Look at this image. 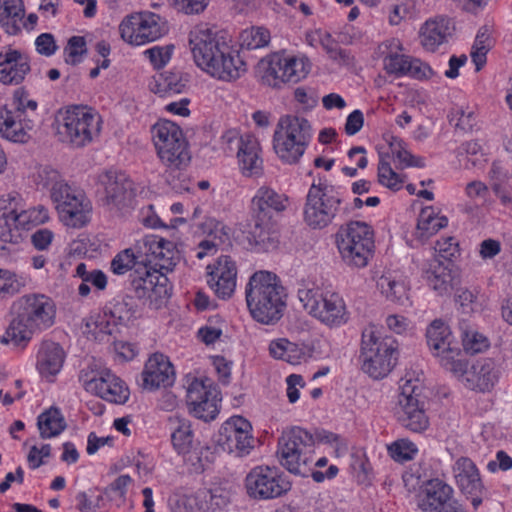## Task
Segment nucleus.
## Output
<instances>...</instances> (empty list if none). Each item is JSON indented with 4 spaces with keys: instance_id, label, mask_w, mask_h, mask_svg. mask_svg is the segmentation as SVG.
I'll return each instance as SVG.
<instances>
[{
    "instance_id": "nucleus-1",
    "label": "nucleus",
    "mask_w": 512,
    "mask_h": 512,
    "mask_svg": "<svg viewBox=\"0 0 512 512\" xmlns=\"http://www.w3.org/2000/svg\"><path fill=\"white\" fill-rule=\"evenodd\" d=\"M189 46L195 64L217 80L231 82L246 71L237 46L207 24H199L190 31Z\"/></svg>"
},
{
    "instance_id": "nucleus-2",
    "label": "nucleus",
    "mask_w": 512,
    "mask_h": 512,
    "mask_svg": "<svg viewBox=\"0 0 512 512\" xmlns=\"http://www.w3.org/2000/svg\"><path fill=\"white\" fill-rule=\"evenodd\" d=\"M277 456L288 472L302 477L311 476L317 483L331 480L339 472L336 465H330L325 472L313 470L315 439L311 432L299 426L283 431L278 440Z\"/></svg>"
},
{
    "instance_id": "nucleus-3",
    "label": "nucleus",
    "mask_w": 512,
    "mask_h": 512,
    "mask_svg": "<svg viewBox=\"0 0 512 512\" xmlns=\"http://www.w3.org/2000/svg\"><path fill=\"white\" fill-rule=\"evenodd\" d=\"M246 302L252 318L262 324H275L286 308V293L276 274L255 272L245 289Z\"/></svg>"
},
{
    "instance_id": "nucleus-4",
    "label": "nucleus",
    "mask_w": 512,
    "mask_h": 512,
    "mask_svg": "<svg viewBox=\"0 0 512 512\" xmlns=\"http://www.w3.org/2000/svg\"><path fill=\"white\" fill-rule=\"evenodd\" d=\"M297 295L304 310L329 328L341 327L350 319L343 296L330 286L304 284Z\"/></svg>"
},
{
    "instance_id": "nucleus-5",
    "label": "nucleus",
    "mask_w": 512,
    "mask_h": 512,
    "mask_svg": "<svg viewBox=\"0 0 512 512\" xmlns=\"http://www.w3.org/2000/svg\"><path fill=\"white\" fill-rule=\"evenodd\" d=\"M289 204L288 197L278 193L273 188L261 186L251 199V215L254 226L249 232L250 243L260 249H268L274 243L273 218L286 210Z\"/></svg>"
},
{
    "instance_id": "nucleus-6",
    "label": "nucleus",
    "mask_w": 512,
    "mask_h": 512,
    "mask_svg": "<svg viewBox=\"0 0 512 512\" xmlns=\"http://www.w3.org/2000/svg\"><path fill=\"white\" fill-rule=\"evenodd\" d=\"M399 357L398 342L390 336H381L374 327L362 332L360 359L364 373L373 379L385 378L396 366Z\"/></svg>"
},
{
    "instance_id": "nucleus-7",
    "label": "nucleus",
    "mask_w": 512,
    "mask_h": 512,
    "mask_svg": "<svg viewBox=\"0 0 512 512\" xmlns=\"http://www.w3.org/2000/svg\"><path fill=\"white\" fill-rule=\"evenodd\" d=\"M347 212L343 194L326 181L313 182L306 195L303 207V221L313 230L328 227Z\"/></svg>"
},
{
    "instance_id": "nucleus-8",
    "label": "nucleus",
    "mask_w": 512,
    "mask_h": 512,
    "mask_svg": "<svg viewBox=\"0 0 512 512\" xmlns=\"http://www.w3.org/2000/svg\"><path fill=\"white\" fill-rule=\"evenodd\" d=\"M335 245L345 265L365 268L375 252L374 230L363 221H350L336 232Z\"/></svg>"
},
{
    "instance_id": "nucleus-9",
    "label": "nucleus",
    "mask_w": 512,
    "mask_h": 512,
    "mask_svg": "<svg viewBox=\"0 0 512 512\" xmlns=\"http://www.w3.org/2000/svg\"><path fill=\"white\" fill-rule=\"evenodd\" d=\"M152 142L160 162L170 170H182L191 160L190 145L182 128L159 119L151 127Z\"/></svg>"
},
{
    "instance_id": "nucleus-10",
    "label": "nucleus",
    "mask_w": 512,
    "mask_h": 512,
    "mask_svg": "<svg viewBox=\"0 0 512 512\" xmlns=\"http://www.w3.org/2000/svg\"><path fill=\"white\" fill-rule=\"evenodd\" d=\"M313 137L310 122L299 116L281 117L273 135V149L279 159L296 164L307 150Z\"/></svg>"
},
{
    "instance_id": "nucleus-11",
    "label": "nucleus",
    "mask_w": 512,
    "mask_h": 512,
    "mask_svg": "<svg viewBox=\"0 0 512 512\" xmlns=\"http://www.w3.org/2000/svg\"><path fill=\"white\" fill-rule=\"evenodd\" d=\"M422 379L409 373L401 379L397 397L396 416L406 429L422 433L429 427V418L425 410Z\"/></svg>"
},
{
    "instance_id": "nucleus-12",
    "label": "nucleus",
    "mask_w": 512,
    "mask_h": 512,
    "mask_svg": "<svg viewBox=\"0 0 512 512\" xmlns=\"http://www.w3.org/2000/svg\"><path fill=\"white\" fill-rule=\"evenodd\" d=\"M79 380L86 392L108 403L124 405L130 398L127 383L106 366H89L81 371Z\"/></svg>"
},
{
    "instance_id": "nucleus-13",
    "label": "nucleus",
    "mask_w": 512,
    "mask_h": 512,
    "mask_svg": "<svg viewBox=\"0 0 512 512\" xmlns=\"http://www.w3.org/2000/svg\"><path fill=\"white\" fill-rule=\"evenodd\" d=\"M311 68L312 63L306 55L276 52L267 57L261 79L269 87L281 88L284 84H296L305 79Z\"/></svg>"
},
{
    "instance_id": "nucleus-14",
    "label": "nucleus",
    "mask_w": 512,
    "mask_h": 512,
    "mask_svg": "<svg viewBox=\"0 0 512 512\" xmlns=\"http://www.w3.org/2000/svg\"><path fill=\"white\" fill-rule=\"evenodd\" d=\"M427 344L440 365L456 376H463L468 369V361L461 349L453 345L450 327L441 319L431 322L426 330Z\"/></svg>"
},
{
    "instance_id": "nucleus-15",
    "label": "nucleus",
    "mask_w": 512,
    "mask_h": 512,
    "mask_svg": "<svg viewBox=\"0 0 512 512\" xmlns=\"http://www.w3.org/2000/svg\"><path fill=\"white\" fill-rule=\"evenodd\" d=\"M130 283L137 298L152 309L163 307L172 295V285L165 272L150 267L148 263L138 266L130 274Z\"/></svg>"
},
{
    "instance_id": "nucleus-16",
    "label": "nucleus",
    "mask_w": 512,
    "mask_h": 512,
    "mask_svg": "<svg viewBox=\"0 0 512 512\" xmlns=\"http://www.w3.org/2000/svg\"><path fill=\"white\" fill-rule=\"evenodd\" d=\"M167 32L166 22L151 11L133 12L119 24L121 39L131 46H143L154 42Z\"/></svg>"
},
{
    "instance_id": "nucleus-17",
    "label": "nucleus",
    "mask_w": 512,
    "mask_h": 512,
    "mask_svg": "<svg viewBox=\"0 0 512 512\" xmlns=\"http://www.w3.org/2000/svg\"><path fill=\"white\" fill-rule=\"evenodd\" d=\"M245 488L253 499L270 500L285 495L291 489V482L279 468L259 465L246 475Z\"/></svg>"
},
{
    "instance_id": "nucleus-18",
    "label": "nucleus",
    "mask_w": 512,
    "mask_h": 512,
    "mask_svg": "<svg viewBox=\"0 0 512 512\" xmlns=\"http://www.w3.org/2000/svg\"><path fill=\"white\" fill-rule=\"evenodd\" d=\"M221 392L209 379L194 378L187 387L189 412L204 422L216 419L220 411Z\"/></svg>"
},
{
    "instance_id": "nucleus-19",
    "label": "nucleus",
    "mask_w": 512,
    "mask_h": 512,
    "mask_svg": "<svg viewBox=\"0 0 512 512\" xmlns=\"http://www.w3.org/2000/svg\"><path fill=\"white\" fill-rule=\"evenodd\" d=\"M101 119L98 113L88 106L66 108V138L74 147H84L99 134Z\"/></svg>"
},
{
    "instance_id": "nucleus-20",
    "label": "nucleus",
    "mask_w": 512,
    "mask_h": 512,
    "mask_svg": "<svg viewBox=\"0 0 512 512\" xmlns=\"http://www.w3.org/2000/svg\"><path fill=\"white\" fill-rule=\"evenodd\" d=\"M251 423L236 415L227 419L220 427L217 442L228 453L246 456L254 448L255 438Z\"/></svg>"
},
{
    "instance_id": "nucleus-21",
    "label": "nucleus",
    "mask_w": 512,
    "mask_h": 512,
    "mask_svg": "<svg viewBox=\"0 0 512 512\" xmlns=\"http://www.w3.org/2000/svg\"><path fill=\"white\" fill-rule=\"evenodd\" d=\"M139 249H141L144 263L166 274L173 270L179 260L175 244L158 235L145 236Z\"/></svg>"
},
{
    "instance_id": "nucleus-22",
    "label": "nucleus",
    "mask_w": 512,
    "mask_h": 512,
    "mask_svg": "<svg viewBox=\"0 0 512 512\" xmlns=\"http://www.w3.org/2000/svg\"><path fill=\"white\" fill-rule=\"evenodd\" d=\"M169 421L170 440L175 453L192 465L200 463V442L195 436L192 422L182 417H173Z\"/></svg>"
},
{
    "instance_id": "nucleus-23",
    "label": "nucleus",
    "mask_w": 512,
    "mask_h": 512,
    "mask_svg": "<svg viewBox=\"0 0 512 512\" xmlns=\"http://www.w3.org/2000/svg\"><path fill=\"white\" fill-rule=\"evenodd\" d=\"M236 282L237 266L230 256L221 255L207 266V284L218 298H231L236 289Z\"/></svg>"
},
{
    "instance_id": "nucleus-24",
    "label": "nucleus",
    "mask_w": 512,
    "mask_h": 512,
    "mask_svg": "<svg viewBox=\"0 0 512 512\" xmlns=\"http://www.w3.org/2000/svg\"><path fill=\"white\" fill-rule=\"evenodd\" d=\"M99 183L104 187L105 202L118 209L131 204L136 195L134 183L130 177L114 169L105 170L98 177Z\"/></svg>"
},
{
    "instance_id": "nucleus-25",
    "label": "nucleus",
    "mask_w": 512,
    "mask_h": 512,
    "mask_svg": "<svg viewBox=\"0 0 512 512\" xmlns=\"http://www.w3.org/2000/svg\"><path fill=\"white\" fill-rule=\"evenodd\" d=\"M25 12L23 0H0V28L10 36H18L23 30L34 31L39 17L34 12Z\"/></svg>"
},
{
    "instance_id": "nucleus-26",
    "label": "nucleus",
    "mask_w": 512,
    "mask_h": 512,
    "mask_svg": "<svg viewBox=\"0 0 512 512\" xmlns=\"http://www.w3.org/2000/svg\"><path fill=\"white\" fill-rule=\"evenodd\" d=\"M19 313L30 326L44 330L54 324L56 307L54 301L44 294H29L21 298Z\"/></svg>"
},
{
    "instance_id": "nucleus-27",
    "label": "nucleus",
    "mask_w": 512,
    "mask_h": 512,
    "mask_svg": "<svg viewBox=\"0 0 512 512\" xmlns=\"http://www.w3.org/2000/svg\"><path fill=\"white\" fill-rule=\"evenodd\" d=\"M143 387L150 391L172 386L175 381V370L168 356L153 353L145 363L142 371Z\"/></svg>"
},
{
    "instance_id": "nucleus-28",
    "label": "nucleus",
    "mask_w": 512,
    "mask_h": 512,
    "mask_svg": "<svg viewBox=\"0 0 512 512\" xmlns=\"http://www.w3.org/2000/svg\"><path fill=\"white\" fill-rule=\"evenodd\" d=\"M454 31L455 25L452 19L446 16L429 18L420 27V44L425 51L436 52L442 45L448 43Z\"/></svg>"
},
{
    "instance_id": "nucleus-29",
    "label": "nucleus",
    "mask_w": 512,
    "mask_h": 512,
    "mask_svg": "<svg viewBox=\"0 0 512 512\" xmlns=\"http://www.w3.org/2000/svg\"><path fill=\"white\" fill-rule=\"evenodd\" d=\"M91 200L81 189H72L66 183V228L81 229L92 220Z\"/></svg>"
},
{
    "instance_id": "nucleus-30",
    "label": "nucleus",
    "mask_w": 512,
    "mask_h": 512,
    "mask_svg": "<svg viewBox=\"0 0 512 512\" xmlns=\"http://www.w3.org/2000/svg\"><path fill=\"white\" fill-rule=\"evenodd\" d=\"M454 499L453 487L445 480L435 477L421 485L418 507L422 512H432Z\"/></svg>"
},
{
    "instance_id": "nucleus-31",
    "label": "nucleus",
    "mask_w": 512,
    "mask_h": 512,
    "mask_svg": "<svg viewBox=\"0 0 512 512\" xmlns=\"http://www.w3.org/2000/svg\"><path fill=\"white\" fill-rule=\"evenodd\" d=\"M30 71L29 58L19 50L7 48L0 52V82L18 85Z\"/></svg>"
},
{
    "instance_id": "nucleus-32",
    "label": "nucleus",
    "mask_w": 512,
    "mask_h": 512,
    "mask_svg": "<svg viewBox=\"0 0 512 512\" xmlns=\"http://www.w3.org/2000/svg\"><path fill=\"white\" fill-rule=\"evenodd\" d=\"M237 158L241 172L246 177L259 176L263 172L261 147L257 138L245 134L239 139Z\"/></svg>"
},
{
    "instance_id": "nucleus-33",
    "label": "nucleus",
    "mask_w": 512,
    "mask_h": 512,
    "mask_svg": "<svg viewBox=\"0 0 512 512\" xmlns=\"http://www.w3.org/2000/svg\"><path fill=\"white\" fill-rule=\"evenodd\" d=\"M33 127V119L11 112L8 106L0 109V135L4 139L14 143H26L30 139L29 132Z\"/></svg>"
},
{
    "instance_id": "nucleus-34",
    "label": "nucleus",
    "mask_w": 512,
    "mask_h": 512,
    "mask_svg": "<svg viewBox=\"0 0 512 512\" xmlns=\"http://www.w3.org/2000/svg\"><path fill=\"white\" fill-rule=\"evenodd\" d=\"M457 486L465 495L481 494L483 483L476 464L468 457L458 458L453 465Z\"/></svg>"
},
{
    "instance_id": "nucleus-35",
    "label": "nucleus",
    "mask_w": 512,
    "mask_h": 512,
    "mask_svg": "<svg viewBox=\"0 0 512 512\" xmlns=\"http://www.w3.org/2000/svg\"><path fill=\"white\" fill-rule=\"evenodd\" d=\"M64 362V351L59 343L44 341L37 355V370L41 377L53 381L61 371Z\"/></svg>"
},
{
    "instance_id": "nucleus-36",
    "label": "nucleus",
    "mask_w": 512,
    "mask_h": 512,
    "mask_svg": "<svg viewBox=\"0 0 512 512\" xmlns=\"http://www.w3.org/2000/svg\"><path fill=\"white\" fill-rule=\"evenodd\" d=\"M269 354L272 358L285 361L291 365H299L306 361L308 354L303 345L277 338L269 343Z\"/></svg>"
},
{
    "instance_id": "nucleus-37",
    "label": "nucleus",
    "mask_w": 512,
    "mask_h": 512,
    "mask_svg": "<svg viewBox=\"0 0 512 512\" xmlns=\"http://www.w3.org/2000/svg\"><path fill=\"white\" fill-rule=\"evenodd\" d=\"M39 183L50 191L59 218L62 219V213H64V181L61 173L51 166H44L39 171Z\"/></svg>"
},
{
    "instance_id": "nucleus-38",
    "label": "nucleus",
    "mask_w": 512,
    "mask_h": 512,
    "mask_svg": "<svg viewBox=\"0 0 512 512\" xmlns=\"http://www.w3.org/2000/svg\"><path fill=\"white\" fill-rule=\"evenodd\" d=\"M139 246L140 242L135 247L117 252L110 262V271L116 276H124L128 273L130 275L138 269V266L145 264Z\"/></svg>"
},
{
    "instance_id": "nucleus-39",
    "label": "nucleus",
    "mask_w": 512,
    "mask_h": 512,
    "mask_svg": "<svg viewBox=\"0 0 512 512\" xmlns=\"http://www.w3.org/2000/svg\"><path fill=\"white\" fill-rule=\"evenodd\" d=\"M17 208L9 203H0V241L17 244L22 239V231L18 225Z\"/></svg>"
},
{
    "instance_id": "nucleus-40",
    "label": "nucleus",
    "mask_w": 512,
    "mask_h": 512,
    "mask_svg": "<svg viewBox=\"0 0 512 512\" xmlns=\"http://www.w3.org/2000/svg\"><path fill=\"white\" fill-rule=\"evenodd\" d=\"M452 268L453 264L444 263L439 259H434L430 263L427 280L432 289L440 295L449 292L452 287Z\"/></svg>"
},
{
    "instance_id": "nucleus-41",
    "label": "nucleus",
    "mask_w": 512,
    "mask_h": 512,
    "mask_svg": "<svg viewBox=\"0 0 512 512\" xmlns=\"http://www.w3.org/2000/svg\"><path fill=\"white\" fill-rule=\"evenodd\" d=\"M448 225V218L441 215L434 207L426 206L420 211L417 231L421 239H428Z\"/></svg>"
},
{
    "instance_id": "nucleus-42",
    "label": "nucleus",
    "mask_w": 512,
    "mask_h": 512,
    "mask_svg": "<svg viewBox=\"0 0 512 512\" xmlns=\"http://www.w3.org/2000/svg\"><path fill=\"white\" fill-rule=\"evenodd\" d=\"M36 329L20 315L12 320L2 337V344H12L15 347L25 348L32 339Z\"/></svg>"
},
{
    "instance_id": "nucleus-43",
    "label": "nucleus",
    "mask_w": 512,
    "mask_h": 512,
    "mask_svg": "<svg viewBox=\"0 0 512 512\" xmlns=\"http://www.w3.org/2000/svg\"><path fill=\"white\" fill-rule=\"evenodd\" d=\"M378 287L387 300L405 306L409 302V288L405 280H397L391 274L383 275L378 281Z\"/></svg>"
},
{
    "instance_id": "nucleus-44",
    "label": "nucleus",
    "mask_w": 512,
    "mask_h": 512,
    "mask_svg": "<svg viewBox=\"0 0 512 512\" xmlns=\"http://www.w3.org/2000/svg\"><path fill=\"white\" fill-rule=\"evenodd\" d=\"M37 427L40 436L44 439L58 436L64 430V418L61 410L50 407L43 411L37 418Z\"/></svg>"
},
{
    "instance_id": "nucleus-45",
    "label": "nucleus",
    "mask_w": 512,
    "mask_h": 512,
    "mask_svg": "<svg viewBox=\"0 0 512 512\" xmlns=\"http://www.w3.org/2000/svg\"><path fill=\"white\" fill-rule=\"evenodd\" d=\"M460 336L464 351L469 355H476L490 348V340L476 328L466 323L460 324Z\"/></svg>"
},
{
    "instance_id": "nucleus-46",
    "label": "nucleus",
    "mask_w": 512,
    "mask_h": 512,
    "mask_svg": "<svg viewBox=\"0 0 512 512\" xmlns=\"http://www.w3.org/2000/svg\"><path fill=\"white\" fill-rule=\"evenodd\" d=\"M500 370L491 358H487L480 365L476 374V389L480 392H490L499 380Z\"/></svg>"
},
{
    "instance_id": "nucleus-47",
    "label": "nucleus",
    "mask_w": 512,
    "mask_h": 512,
    "mask_svg": "<svg viewBox=\"0 0 512 512\" xmlns=\"http://www.w3.org/2000/svg\"><path fill=\"white\" fill-rule=\"evenodd\" d=\"M197 498L204 500L202 509L207 511H216L224 509L230 503V493L222 487L203 489L197 493Z\"/></svg>"
},
{
    "instance_id": "nucleus-48",
    "label": "nucleus",
    "mask_w": 512,
    "mask_h": 512,
    "mask_svg": "<svg viewBox=\"0 0 512 512\" xmlns=\"http://www.w3.org/2000/svg\"><path fill=\"white\" fill-rule=\"evenodd\" d=\"M38 103L29 98L28 92L24 88H18L14 91L8 110L15 114L33 119L37 114Z\"/></svg>"
},
{
    "instance_id": "nucleus-49",
    "label": "nucleus",
    "mask_w": 512,
    "mask_h": 512,
    "mask_svg": "<svg viewBox=\"0 0 512 512\" xmlns=\"http://www.w3.org/2000/svg\"><path fill=\"white\" fill-rule=\"evenodd\" d=\"M388 455L398 463L412 461L418 455L417 445L408 438H400L387 446Z\"/></svg>"
},
{
    "instance_id": "nucleus-50",
    "label": "nucleus",
    "mask_w": 512,
    "mask_h": 512,
    "mask_svg": "<svg viewBox=\"0 0 512 512\" xmlns=\"http://www.w3.org/2000/svg\"><path fill=\"white\" fill-rule=\"evenodd\" d=\"M18 225L21 231H29L36 226L46 223L49 219L48 210L42 206L31 207L26 210H17Z\"/></svg>"
},
{
    "instance_id": "nucleus-51",
    "label": "nucleus",
    "mask_w": 512,
    "mask_h": 512,
    "mask_svg": "<svg viewBox=\"0 0 512 512\" xmlns=\"http://www.w3.org/2000/svg\"><path fill=\"white\" fill-rule=\"evenodd\" d=\"M378 182L380 185L397 192L403 188L405 176L395 172L390 162L381 158L378 163Z\"/></svg>"
},
{
    "instance_id": "nucleus-52",
    "label": "nucleus",
    "mask_w": 512,
    "mask_h": 512,
    "mask_svg": "<svg viewBox=\"0 0 512 512\" xmlns=\"http://www.w3.org/2000/svg\"><path fill=\"white\" fill-rule=\"evenodd\" d=\"M121 308L104 309L95 320L96 329L103 334H113L119 325H122L125 319L119 314Z\"/></svg>"
},
{
    "instance_id": "nucleus-53",
    "label": "nucleus",
    "mask_w": 512,
    "mask_h": 512,
    "mask_svg": "<svg viewBox=\"0 0 512 512\" xmlns=\"http://www.w3.org/2000/svg\"><path fill=\"white\" fill-rule=\"evenodd\" d=\"M435 259H443L449 264L460 256L459 241L453 236H442L435 243Z\"/></svg>"
},
{
    "instance_id": "nucleus-54",
    "label": "nucleus",
    "mask_w": 512,
    "mask_h": 512,
    "mask_svg": "<svg viewBox=\"0 0 512 512\" xmlns=\"http://www.w3.org/2000/svg\"><path fill=\"white\" fill-rule=\"evenodd\" d=\"M321 47L331 60L341 65H350L353 61L350 52L341 48L339 43L327 31L322 38Z\"/></svg>"
},
{
    "instance_id": "nucleus-55",
    "label": "nucleus",
    "mask_w": 512,
    "mask_h": 512,
    "mask_svg": "<svg viewBox=\"0 0 512 512\" xmlns=\"http://www.w3.org/2000/svg\"><path fill=\"white\" fill-rule=\"evenodd\" d=\"M270 32L263 27H252L242 33V45L249 50H255L268 45Z\"/></svg>"
},
{
    "instance_id": "nucleus-56",
    "label": "nucleus",
    "mask_w": 512,
    "mask_h": 512,
    "mask_svg": "<svg viewBox=\"0 0 512 512\" xmlns=\"http://www.w3.org/2000/svg\"><path fill=\"white\" fill-rule=\"evenodd\" d=\"M133 482L134 480L130 475L121 474L107 487V494L111 500L118 502V505L124 504Z\"/></svg>"
},
{
    "instance_id": "nucleus-57",
    "label": "nucleus",
    "mask_w": 512,
    "mask_h": 512,
    "mask_svg": "<svg viewBox=\"0 0 512 512\" xmlns=\"http://www.w3.org/2000/svg\"><path fill=\"white\" fill-rule=\"evenodd\" d=\"M68 59L66 62L72 64L81 63L87 54V43L83 36H73L66 43Z\"/></svg>"
},
{
    "instance_id": "nucleus-58",
    "label": "nucleus",
    "mask_w": 512,
    "mask_h": 512,
    "mask_svg": "<svg viewBox=\"0 0 512 512\" xmlns=\"http://www.w3.org/2000/svg\"><path fill=\"white\" fill-rule=\"evenodd\" d=\"M23 285L15 273L0 269V297L4 298L18 293Z\"/></svg>"
},
{
    "instance_id": "nucleus-59",
    "label": "nucleus",
    "mask_w": 512,
    "mask_h": 512,
    "mask_svg": "<svg viewBox=\"0 0 512 512\" xmlns=\"http://www.w3.org/2000/svg\"><path fill=\"white\" fill-rule=\"evenodd\" d=\"M104 498L100 494L79 493L76 496V507L80 512H101Z\"/></svg>"
},
{
    "instance_id": "nucleus-60",
    "label": "nucleus",
    "mask_w": 512,
    "mask_h": 512,
    "mask_svg": "<svg viewBox=\"0 0 512 512\" xmlns=\"http://www.w3.org/2000/svg\"><path fill=\"white\" fill-rule=\"evenodd\" d=\"M433 74L434 71L428 63L423 62L418 58H409L405 76H410L418 80H425L430 79Z\"/></svg>"
},
{
    "instance_id": "nucleus-61",
    "label": "nucleus",
    "mask_w": 512,
    "mask_h": 512,
    "mask_svg": "<svg viewBox=\"0 0 512 512\" xmlns=\"http://www.w3.org/2000/svg\"><path fill=\"white\" fill-rule=\"evenodd\" d=\"M173 47L154 46L145 51V55L155 68H163L171 59Z\"/></svg>"
},
{
    "instance_id": "nucleus-62",
    "label": "nucleus",
    "mask_w": 512,
    "mask_h": 512,
    "mask_svg": "<svg viewBox=\"0 0 512 512\" xmlns=\"http://www.w3.org/2000/svg\"><path fill=\"white\" fill-rule=\"evenodd\" d=\"M410 56L404 54L394 55L385 59L383 66L389 75L405 76Z\"/></svg>"
},
{
    "instance_id": "nucleus-63",
    "label": "nucleus",
    "mask_w": 512,
    "mask_h": 512,
    "mask_svg": "<svg viewBox=\"0 0 512 512\" xmlns=\"http://www.w3.org/2000/svg\"><path fill=\"white\" fill-rule=\"evenodd\" d=\"M36 51L43 56L50 57L55 54L58 46L51 33H42L35 39Z\"/></svg>"
},
{
    "instance_id": "nucleus-64",
    "label": "nucleus",
    "mask_w": 512,
    "mask_h": 512,
    "mask_svg": "<svg viewBox=\"0 0 512 512\" xmlns=\"http://www.w3.org/2000/svg\"><path fill=\"white\" fill-rule=\"evenodd\" d=\"M403 44L398 38H389L384 40L378 45V54L382 61L391 58L394 55L401 54L403 51Z\"/></svg>"
}]
</instances>
